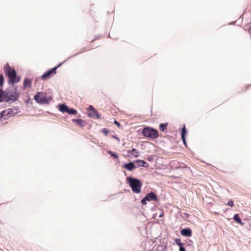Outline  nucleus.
<instances>
[{
    "label": "nucleus",
    "instance_id": "f257e3e1",
    "mask_svg": "<svg viewBox=\"0 0 251 251\" xmlns=\"http://www.w3.org/2000/svg\"><path fill=\"white\" fill-rule=\"evenodd\" d=\"M126 180L133 193L139 194L141 192L142 183L140 179L128 176Z\"/></svg>",
    "mask_w": 251,
    "mask_h": 251
},
{
    "label": "nucleus",
    "instance_id": "f03ea898",
    "mask_svg": "<svg viewBox=\"0 0 251 251\" xmlns=\"http://www.w3.org/2000/svg\"><path fill=\"white\" fill-rule=\"evenodd\" d=\"M142 134L145 137L151 139H155L159 137L158 130L149 126H146L143 128Z\"/></svg>",
    "mask_w": 251,
    "mask_h": 251
},
{
    "label": "nucleus",
    "instance_id": "7ed1b4c3",
    "mask_svg": "<svg viewBox=\"0 0 251 251\" xmlns=\"http://www.w3.org/2000/svg\"><path fill=\"white\" fill-rule=\"evenodd\" d=\"M5 91L7 93L8 98L6 100L8 102L9 100L15 101L18 100L19 97L18 86H16L12 89L8 88L5 90Z\"/></svg>",
    "mask_w": 251,
    "mask_h": 251
},
{
    "label": "nucleus",
    "instance_id": "20e7f679",
    "mask_svg": "<svg viewBox=\"0 0 251 251\" xmlns=\"http://www.w3.org/2000/svg\"><path fill=\"white\" fill-rule=\"evenodd\" d=\"M34 99L37 103L40 104H48L51 100V98H48L42 92L37 93Z\"/></svg>",
    "mask_w": 251,
    "mask_h": 251
},
{
    "label": "nucleus",
    "instance_id": "39448f33",
    "mask_svg": "<svg viewBox=\"0 0 251 251\" xmlns=\"http://www.w3.org/2000/svg\"><path fill=\"white\" fill-rule=\"evenodd\" d=\"M158 199L157 195L153 191H151L150 192L147 193L145 197L141 200V203L143 205H145L147 204V201H158Z\"/></svg>",
    "mask_w": 251,
    "mask_h": 251
},
{
    "label": "nucleus",
    "instance_id": "423d86ee",
    "mask_svg": "<svg viewBox=\"0 0 251 251\" xmlns=\"http://www.w3.org/2000/svg\"><path fill=\"white\" fill-rule=\"evenodd\" d=\"M87 110L88 112L87 116L89 117L95 119H99L100 118V115L93 106L91 105H89L88 107Z\"/></svg>",
    "mask_w": 251,
    "mask_h": 251
},
{
    "label": "nucleus",
    "instance_id": "0eeeda50",
    "mask_svg": "<svg viewBox=\"0 0 251 251\" xmlns=\"http://www.w3.org/2000/svg\"><path fill=\"white\" fill-rule=\"evenodd\" d=\"M62 63H60L58 65L53 67L51 69L46 72L42 76L41 79L44 80H46L51 77L52 75L56 73V69L61 65Z\"/></svg>",
    "mask_w": 251,
    "mask_h": 251
},
{
    "label": "nucleus",
    "instance_id": "6e6552de",
    "mask_svg": "<svg viewBox=\"0 0 251 251\" xmlns=\"http://www.w3.org/2000/svg\"><path fill=\"white\" fill-rule=\"evenodd\" d=\"M3 70L5 75L8 77V78L10 77H15L16 75H17L16 71L13 68L10 67L8 63H7L4 66Z\"/></svg>",
    "mask_w": 251,
    "mask_h": 251
},
{
    "label": "nucleus",
    "instance_id": "1a4fd4ad",
    "mask_svg": "<svg viewBox=\"0 0 251 251\" xmlns=\"http://www.w3.org/2000/svg\"><path fill=\"white\" fill-rule=\"evenodd\" d=\"M123 167L128 171H132L136 168V166L135 164V161H130L128 163L124 164Z\"/></svg>",
    "mask_w": 251,
    "mask_h": 251
},
{
    "label": "nucleus",
    "instance_id": "9d476101",
    "mask_svg": "<svg viewBox=\"0 0 251 251\" xmlns=\"http://www.w3.org/2000/svg\"><path fill=\"white\" fill-rule=\"evenodd\" d=\"M180 234L185 237H190L192 235V230L190 228H185L182 229L180 231Z\"/></svg>",
    "mask_w": 251,
    "mask_h": 251
},
{
    "label": "nucleus",
    "instance_id": "9b49d317",
    "mask_svg": "<svg viewBox=\"0 0 251 251\" xmlns=\"http://www.w3.org/2000/svg\"><path fill=\"white\" fill-rule=\"evenodd\" d=\"M8 98L7 93L5 90L3 91L0 88V103L3 101L8 102L6 99Z\"/></svg>",
    "mask_w": 251,
    "mask_h": 251
},
{
    "label": "nucleus",
    "instance_id": "f8f14e48",
    "mask_svg": "<svg viewBox=\"0 0 251 251\" xmlns=\"http://www.w3.org/2000/svg\"><path fill=\"white\" fill-rule=\"evenodd\" d=\"M135 164L136 166V167H144L145 168H148L149 166V165L148 163L143 160L140 159L135 160Z\"/></svg>",
    "mask_w": 251,
    "mask_h": 251
},
{
    "label": "nucleus",
    "instance_id": "ddd939ff",
    "mask_svg": "<svg viewBox=\"0 0 251 251\" xmlns=\"http://www.w3.org/2000/svg\"><path fill=\"white\" fill-rule=\"evenodd\" d=\"M72 122L77 124V125H78L81 127L85 126L86 124L85 122L81 119H72Z\"/></svg>",
    "mask_w": 251,
    "mask_h": 251
},
{
    "label": "nucleus",
    "instance_id": "4468645a",
    "mask_svg": "<svg viewBox=\"0 0 251 251\" xmlns=\"http://www.w3.org/2000/svg\"><path fill=\"white\" fill-rule=\"evenodd\" d=\"M69 106L65 104L61 103L58 105V109L62 113L67 112Z\"/></svg>",
    "mask_w": 251,
    "mask_h": 251
},
{
    "label": "nucleus",
    "instance_id": "2eb2a0df",
    "mask_svg": "<svg viewBox=\"0 0 251 251\" xmlns=\"http://www.w3.org/2000/svg\"><path fill=\"white\" fill-rule=\"evenodd\" d=\"M5 110L7 117L4 118V120H6L8 118L14 116L15 113L14 112V110L12 108H8Z\"/></svg>",
    "mask_w": 251,
    "mask_h": 251
},
{
    "label": "nucleus",
    "instance_id": "dca6fc26",
    "mask_svg": "<svg viewBox=\"0 0 251 251\" xmlns=\"http://www.w3.org/2000/svg\"><path fill=\"white\" fill-rule=\"evenodd\" d=\"M31 85V80L29 78H26L24 81L23 89H25L26 87H30Z\"/></svg>",
    "mask_w": 251,
    "mask_h": 251
},
{
    "label": "nucleus",
    "instance_id": "f3484780",
    "mask_svg": "<svg viewBox=\"0 0 251 251\" xmlns=\"http://www.w3.org/2000/svg\"><path fill=\"white\" fill-rule=\"evenodd\" d=\"M127 151L128 153L134 155L135 157H137L139 155V151L134 148H132L131 150L128 151Z\"/></svg>",
    "mask_w": 251,
    "mask_h": 251
},
{
    "label": "nucleus",
    "instance_id": "a211bd4d",
    "mask_svg": "<svg viewBox=\"0 0 251 251\" xmlns=\"http://www.w3.org/2000/svg\"><path fill=\"white\" fill-rule=\"evenodd\" d=\"M233 219L237 223L240 224L241 225H244V223L242 222V220L238 214L234 215Z\"/></svg>",
    "mask_w": 251,
    "mask_h": 251
},
{
    "label": "nucleus",
    "instance_id": "6ab92c4d",
    "mask_svg": "<svg viewBox=\"0 0 251 251\" xmlns=\"http://www.w3.org/2000/svg\"><path fill=\"white\" fill-rule=\"evenodd\" d=\"M168 125V123L160 124L159 126L160 130L162 131H164L165 130H166Z\"/></svg>",
    "mask_w": 251,
    "mask_h": 251
},
{
    "label": "nucleus",
    "instance_id": "aec40b11",
    "mask_svg": "<svg viewBox=\"0 0 251 251\" xmlns=\"http://www.w3.org/2000/svg\"><path fill=\"white\" fill-rule=\"evenodd\" d=\"M67 113L70 115H75L77 114V111L76 110L69 107Z\"/></svg>",
    "mask_w": 251,
    "mask_h": 251
},
{
    "label": "nucleus",
    "instance_id": "412c9836",
    "mask_svg": "<svg viewBox=\"0 0 251 251\" xmlns=\"http://www.w3.org/2000/svg\"><path fill=\"white\" fill-rule=\"evenodd\" d=\"M187 129L184 126L181 129V138H183L184 137H186V134L187 133Z\"/></svg>",
    "mask_w": 251,
    "mask_h": 251
},
{
    "label": "nucleus",
    "instance_id": "4be33fe9",
    "mask_svg": "<svg viewBox=\"0 0 251 251\" xmlns=\"http://www.w3.org/2000/svg\"><path fill=\"white\" fill-rule=\"evenodd\" d=\"M107 153H108V154H110L111 156H112L114 158L117 159L118 158V155L115 152H114L111 151H107Z\"/></svg>",
    "mask_w": 251,
    "mask_h": 251
},
{
    "label": "nucleus",
    "instance_id": "5701e85b",
    "mask_svg": "<svg viewBox=\"0 0 251 251\" xmlns=\"http://www.w3.org/2000/svg\"><path fill=\"white\" fill-rule=\"evenodd\" d=\"M175 242L176 244L178 246V247L181 246L183 245V243L181 242L180 239L179 238H176L175 240Z\"/></svg>",
    "mask_w": 251,
    "mask_h": 251
},
{
    "label": "nucleus",
    "instance_id": "b1692460",
    "mask_svg": "<svg viewBox=\"0 0 251 251\" xmlns=\"http://www.w3.org/2000/svg\"><path fill=\"white\" fill-rule=\"evenodd\" d=\"M0 116L4 120V118L7 117L6 110H3L0 113Z\"/></svg>",
    "mask_w": 251,
    "mask_h": 251
},
{
    "label": "nucleus",
    "instance_id": "393cba45",
    "mask_svg": "<svg viewBox=\"0 0 251 251\" xmlns=\"http://www.w3.org/2000/svg\"><path fill=\"white\" fill-rule=\"evenodd\" d=\"M16 80H12L11 79V81H12V85L13 86L14 85V83L16 82H18L20 81V77L17 75H16L15 76Z\"/></svg>",
    "mask_w": 251,
    "mask_h": 251
},
{
    "label": "nucleus",
    "instance_id": "a878e982",
    "mask_svg": "<svg viewBox=\"0 0 251 251\" xmlns=\"http://www.w3.org/2000/svg\"><path fill=\"white\" fill-rule=\"evenodd\" d=\"M4 83V77L2 74H0V87H2Z\"/></svg>",
    "mask_w": 251,
    "mask_h": 251
},
{
    "label": "nucleus",
    "instance_id": "bb28decb",
    "mask_svg": "<svg viewBox=\"0 0 251 251\" xmlns=\"http://www.w3.org/2000/svg\"><path fill=\"white\" fill-rule=\"evenodd\" d=\"M102 132L105 135H107L108 133L109 132V130L106 128H103L102 129Z\"/></svg>",
    "mask_w": 251,
    "mask_h": 251
},
{
    "label": "nucleus",
    "instance_id": "cd10ccee",
    "mask_svg": "<svg viewBox=\"0 0 251 251\" xmlns=\"http://www.w3.org/2000/svg\"><path fill=\"white\" fill-rule=\"evenodd\" d=\"M227 205L229 206L232 207L234 205V202L232 200H230L228 201Z\"/></svg>",
    "mask_w": 251,
    "mask_h": 251
},
{
    "label": "nucleus",
    "instance_id": "c85d7f7f",
    "mask_svg": "<svg viewBox=\"0 0 251 251\" xmlns=\"http://www.w3.org/2000/svg\"><path fill=\"white\" fill-rule=\"evenodd\" d=\"M11 79H12V80H16L15 77H10L9 78V82H8L10 84L12 85V81H11Z\"/></svg>",
    "mask_w": 251,
    "mask_h": 251
},
{
    "label": "nucleus",
    "instance_id": "c756f323",
    "mask_svg": "<svg viewBox=\"0 0 251 251\" xmlns=\"http://www.w3.org/2000/svg\"><path fill=\"white\" fill-rule=\"evenodd\" d=\"M179 251H185V248L184 247L183 245L179 247Z\"/></svg>",
    "mask_w": 251,
    "mask_h": 251
},
{
    "label": "nucleus",
    "instance_id": "7c9ffc66",
    "mask_svg": "<svg viewBox=\"0 0 251 251\" xmlns=\"http://www.w3.org/2000/svg\"><path fill=\"white\" fill-rule=\"evenodd\" d=\"M114 124L117 125L118 127H120L121 126L120 124L117 122L116 120L114 121Z\"/></svg>",
    "mask_w": 251,
    "mask_h": 251
},
{
    "label": "nucleus",
    "instance_id": "2f4dec72",
    "mask_svg": "<svg viewBox=\"0 0 251 251\" xmlns=\"http://www.w3.org/2000/svg\"><path fill=\"white\" fill-rule=\"evenodd\" d=\"M147 160L151 162V161H152L153 160V157L149 156V157H148Z\"/></svg>",
    "mask_w": 251,
    "mask_h": 251
},
{
    "label": "nucleus",
    "instance_id": "473e14b6",
    "mask_svg": "<svg viewBox=\"0 0 251 251\" xmlns=\"http://www.w3.org/2000/svg\"><path fill=\"white\" fill-rule=\"evenodd\" d=\"M181 139L182 140L183 144L185 145V146H186V141L185 137H184L183 138H181Z\"/></svg>",
    "mask_w": 251,
    "mask_h": 251
},
{
    "label": "nucleus",
    "instance_id": "72a5a7b5",
    "mask_svg": "<svg viewBox=\"0 0 251 251\" xmlns=\"http://www.w3.org/2000/svg\"><path fill=\"white\" fill-rule=\"evenodd\" d=\"M113 137L114 138H115L117 140H118V141H120V139H119V138L118 137H116V136H115L114 135H113Z\"/></svg>",
    "mask_w": 251,
    "mask_h": 251
},
{
    "label": "nucleus",
    "instance_id": "f704fd0d",
    "mask_svg": "<svg viewBox=\"0 0 251 251\" xmlns=\"http://www.w3.org/2000/svg\"><path fill=\"white\" fill-rule=\"evenodd\" d=\"M113 137L114 138H115L117 140H118V141H120V139H119V138L118 137H116V136H115L114 135H113Z\"/></svg>",
    "mask_w": 251,
    "mask_h": 251
},
{
    "label": "nucleus",
    "instance_id": "c9c22d12",
    "mask_svg": "<svg viewBox=\"0 0 251 251\" xmlns=\"http://www.w3.org/2000/svg\"><path fill=\"white\" fill-rule=\"evenodd\" d=\"M113 137L114 138H115L117 140H118V141H120V139H119V138L118 137H116V136H115L114 135H113Z\"/></svg>",
    "mask_w": 251,
    "mask_h": 251
},
{
    "label": "nucleus",
    "instance_id": "e433bc0d",
    "mask_svg": "<svg viewBox=\"0 0 251 251\" xmlns=\"http://www.w3.org/2000/svg\"><path fill=\"white\" fill-rule=\"evenodd\" d=\"M113 137L114 138H115L117 140H118V141H120V139H119V138L118 137H116V136H115L114 135H113Z\"/></svg>",
    "mask_w": 251,
    "mask_h": 251
},
{
    "label": "nucleus",
    "instance_id": "4c0bfd02",
    "mask_svg": "<svg viewBox=\"0 0 251 251\" xmlns=\"http://www.w3.org/2000/svg\"><path fill=\"white\" fill-rule=\"evenodd\" d=\"M184 215H185V216H186L187 218V217H188V216H189V215L188 214H187V213H184Z\"/></svg>",
    "mask_w": 251,
    "mask_h": 251
},
{
    "label": "nucleus",
    "instance_id": "58836bf2",
    "mask_svg": "<svg viewBox=\"0 0 251 251\" xmlns=\"http://www.w3.org/2000/svg\"><path fill=\"white\" fill-rule=\"evenodd\" d=\"M163 216V213H161L159 215V218H161Z\"/></svg>",
    "mask_w": 251,
    "mask_h": 251
},
{
    "label": "nucleus",
    "instance_id": "ea45409f",
    "mask_svg": "<svg viewBox=\"0 0 251 251\" xmlns=\"http://www.w3.org/2000/svg\"><path fill=\"white\" fill-rule=\"evenodd\" d=\"M249 30H250V32H251V27Z\"/></svg>",
    "mask_w": 251,
    "mask_h": 251
},
{
    "label": "nucleus",
    "instance_id": "a19ab883",
    "mask_svg": "<svg viewBox=\"0 0 251 251\" xmlns=\"http://www.w3.org/2000/svg\"><path fill=\"white\" fill-rule=\"evenodd\" d=\"M1 119H2V118L1 117V116H0V120Z\"/></svg>",
    "mask_w": 251,
    "mask_h": 251
}]
</instances>
